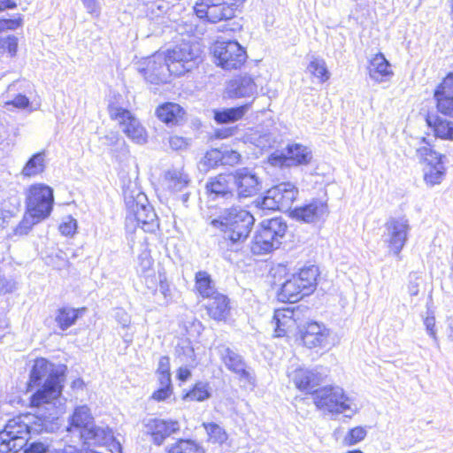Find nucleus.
Here are the masks:
<instances>
[{
    "instance_id": "obj_64",
    "label": "nucleus",
    "mask_w": 453,
    "mask_h": 453,
    "mask_svg": "<svg viewBox=\"0 0 453 453\" xmlns=\"http://www.w3.org/2000/svg\"><path fill=\"white\" fill-rule=\"evenodd\" d=\"M57 453H101L95 449H78L76 447L73 445H66L64 449H59Z\"/></svg>"
},
{
    "instance_id": "obj_37",
    "label": "nucleus",
    "mask_w": 453,
    "mask_h": 453,
    "mask_svg": "<svg viewBox=\"0 0 453 453\" xmlns=\"http://www.w3.org/2000/svg\"><path fill=\"white\" fill-rule=\"evenodd\" d=\"M196 288L203 298H210L218 294L215 283L211 275L205 271H199L196 273L195 277Z\"/></svg>"
},
{
    "instance_id": "obj_34",
    "label": "nucleus",
    "mask_w": 453,
    "mask_h": 453,
    "mask_svg": "<svg viewBox=\"0 0 453 453\" xmlns=\"http://www.w3.org/2000/svg\"><path fill=\"white\" fill-rule=\"evenodd\" d=\"M259 226L264 228L267 232V234H270L274 241L279 242V246L281 244V241L288 229L287 223L282 218L265 219Z\"/></svg>"
},
{
    "instance_id": "obj_51",
    "label": "nucleus",
    "mask_w": 453,
    "mask_h": 453,
    "mask_svg": "<svg viewBox=\"0 0 453 453\" xmlns=\"http://www.w3.org/2000/svg\"><path fill=\"white\" fill-rule=\"evenodd\" d=\"M366 435V431L361 426L351 429L346 435L344 441L347 445H354L363 441Z\"/></svg>"
},
{
    "instance_id": "obj_31",
    "label": "nucleus",
    "mask_w": 453,
    "mask_h": 453,
    "mask_svg": "<svg viewBox=\"0 0 453 453\" xmlns=\"http://www.w3.org/2000/svg\"><path fill=\"white\" fill-rule=\"evenodd\" d=\"M165 179L169 189L173 192L184 191L190 183L188 174L182 168H173L165 173Z\"/></svg>"
},
{
    "instance_id": "obj_3",
    "label": "nucleus",
    "mask_w": 453,
    "mask_h": 453,
    "mask_svg": "<svg viewBox=\"0 0 453 453\" xmlns=\"http://www.w3.org/2000/svg\"><path fill=\"white\" fill-rule=\"evenodd\" d=\"M46 378L43 386L35 393L44 390L43 396L46 400L42 405H48L50 403H56L55 406L60 415L63 411V403L61 399L62 377L53 370V365L45 358H37L30 372L29 388L37 386L41 380Z\"/></svg>"
},
{
    "instance_id": "obj_54",
    "label": "nucleus",
    "mask_w": 453,
    "mask_h": 453,
    "mask_svg": "<svg viewBox=\"0 0 453 453\" xmlns=\"http://www.w3.org/2000/svg\"><path fill=\"white\" fill-rule=\"evenodd\" d=\"M241 155L233 150H225L222 151L221 165H234L239 163Z\"/></svg>"
},
{
    "instance_id": "obj_17",
    "label": "nucleus",
    "mask_w": 453,
    "mask_h": 453,
    "mask_svg": "<svg viewBox=\"0 0 453 453\" xmlns=\"http://www.w3.org/2000/svg\"><path fill=\"white\" fill-rule=\"evenodd\" d=\"M145 433L150 434L151 441L161 446L165 440L180 430L179 421L150 418L144 420Z\"/></svg>"
},
{
    "instance_id": "obj_12",
    "label": "nucleus",
    "mask_w": 453,
    "mask_h": 453,
    "mask_svg": "<svg viewBox=\"0 0 453 453\" xmlns=\"http://www.w3.org/2000/svg\"><path fill=\"white\" fill-rule=\"evenodd\" d=\"M298 188L291 182H281L267 190L260 206L263 210L288 211L296 199Z\"/></svg>"
},
{
    "instance_id": "obj_39",
    "label": "nucleus",
    "mask_w": 453,
    "mask_h": 453,
    "mask_svg": "<svg viewBox=\"0 0 453 453\" xmlns=\"http://www.w3.org/2000/svg\"><path fill=\"white\" fill-rule=\"evenodd\" d=\"M82 309H73L69 307H64L58 311L55 321L62 330H66L72 326L80 316V313L84 311Z\"/></svg>"
},
{
    "instance_id": "obj_20",
    "label": "nucleus",
    "mask_w": 453,
    "mask_h": 453,
    "mask_svg": "<svg viewBox=\"0 0 453 453\" xmlns=\"http://www.w3.org/2000/svg\"><path fill=\"white\" fill-rule=\"evenodd\" d=\"M233 182L232 174H219L210 178L205 188L207 193L213 200H231L234 196L231 186Z\"/></svg>"
},
{
    "instance_id": "obj_45",
    "label": "nucleus",
    "mask_w": 453,
    "mask_h": 453,
    "mask_svg": "<svg viewBox=\"0 0 453 453\" xmlns=\"http://www.w3.org/2000/svg\"><path fill=\"white\" fill-rule=\"evenodd\" d=\"M209 435L210 441L213 443H223L227 440V434L225 429L216 423L203 424Z\"/></svg>"
},
{
    "instance_id": "obj_55",
    "label": "nucleus",
    "mask_w": 453,
    "mask_h": 453,
    "mask_svg": "<svg viewBox=\"0 0 453 453\" xmlns=\"http://www.w3.org/2000/svg\"><path fill=\"white\" fill-rule=\"evenodd\" d=\"M77 228V221L72 217H68L66 220L59 226V231L63 235L72 236L74 234Z\"/></svg>"
},
{
    "instance_id": "obj_11",
    "label": "nucleus",
    "mask_w": 453,
    "mask_h": 453,
    "mask_svg": "<svg viewBox=\"0 0 453 453\" xmlns=\"http://www.w3.org/2000/svg\"><path fill=\"white\" fill-rule=\"evenodd\" d=\"M53 202V190L44 184L32 185L27 192V211L38 219L50 216Z\"/></svg>"
},
{
    "instance_id": "obj_13",
    "label": "nucleus",
    "mask_w": 453,
    "mask_h": 453,
    "mask_svg": "<svg viewBox=\"0 0 453 453\" xmlns=\"http://www.w3.org/2000/svg\"><path fill=\"white\" fill-rule=\"evenodd\" d=\"M213 55L217 65L226 70L240 68L247 58L246 51L235 41L217 42L213 46Z\"/></svg>"
},
{
    "instance_id": "obj_32",
    "label": "nucleus",
    "mask_w": 453,
    "mask_h": 453,
    "mask_svg": "<svg viewBox=\"0 0 453 453\" xmlns=\"http://www.w3.org/2000/svg\"><path fill=\"white\" fill-rule=\"evenodd\" d=\"M303 288L299 285L294 276L286 280L278 293V299L283 303H296L305 296Z\"/></svg>"
},
{
    "instance_id": "obj_40",
    "label": "nucleus",
    "mask_w": 453,
    "mask_h": 453,
    "mask_svg": "<svg viewBox=\"0 0 453 453\" xmlns=\"http://www.w3.org/2000/svg\"><path fill=\"white\" fill-rule=\"evenodd\" d=\"M166 453H203V448L190 439H179L166 447Z\"/></svg>"
},
{
    "instance_id": "obj_49",
    "label": "nucleus",
    "mask_w": 453,
    "mask_h": 453,
    "mask_svg": "<svg viewBox=\"0 0 453 453\" xmlns=\"http://www.w3.org/2000/svg\"><path fill=\"white\" fill-rule=\"evenodd\" d=\"M18 38L14 35L0 37V53L8 52L11 57L17 53Z\"/></svg>"
},
{
    "instance_id": "obj_14",
    "label": "nucleus",
    "mask_w": 453,
    "mask_h": 453,
    "mask_svg": "<svg viewBox=\"0 0 453 453\" xmlns=\"http://www.w3.org/2000/svg\"><path fill=\"white\" fill-rule=\"evenodd\" d=\"M385 227L388 248L394 255L399 256L411 230L409 220L405 217L391 218L387 221Z\"/></svg>"
},
{
    "instance_id": "obj_21",
    "label": "nucleus",
    "mask_w": 453,
    "mask_h": 453,
    "mask_svg": "<svg viewBox=\"0 0 453 453\" xmlns=\"http://www.w3.org/2000/svg\"><path fill=\"white\" fill-rule=\"evenodd\" d=\"M94 423V418L88 406L82 405L75 408L73 414L69 419V426L66 431L72 435L79 439L88 427Z\"/></svg>"
},
{
    "instance_id": "obj_38",
    "label": "nucleus",
    "mask_w": 453,
    "mask_h": 453,
    "mask_svg": "<svg viewBox=\"0 0 453 453\" xmlns=\"http://www.w3.org/2000/svg\"><path fill=\"white\" fill-rule=\"evenodd\" d=\"M45 168V152L34 154L24 165L21 173L26 177H33L42 173Z\"/></svg>"
},
{
    "instance_id": "obj_62",
    "label": "nucleus",
    "mask_w": 453,
    "mask_h": 453,
    "mask_svg": "<svg viewBox=\"0 0 453 453\" xmlns=\"http://www.w3.org/2000/svg\"><path fill=\"white\" fill-rule=\"evenodd\" d=\"M172 391V388L160 386L159 388L153 393L152 398L157 401H164L171 395Z\"/></svg>"
},
{
    "instance_id": "obj_27",
    "label": "nucleus",
    "mask_w": 453,
    "mask_h": 453,
    "mask_svg": "<svg viewBox=\"0 0 453 453\" xmlns=\"http://www.w3.org/2000/svg\"><path fill=\"white\" fill-rule=\"evenodd\" d=\"M279 242L274 241L267 232L259 226L251 241L250 250L255 255H264L278 249Z\"/></svg>"
},
{
    "instance_id": "obj_58",
    "label": "nucleus",
    "mask_w": 453,
    "mask_h": 453,
    "mask_svg": "<svg viewBox=\"0 0 453 453\" xmlns=\"http://www.w3.org/2000/svg\"><path fill=\"white\" fill-rule=\"evenodd\" d=\"M16 289V282L12 279L0 276V295L12 293Z\"/></svg>"
},
{
    "instance_id": "obj_63",
    "label": "nucleus",
    "mask_w": 453,
    "mask_h": 453,
    "mask_svg": "<svg viewBox=\"0 0 453 453\" xmlns=\"http://www.w3.org/2000/svg\"><path fill=\"white\" fill-rule=\"evenodd\" d=\"M269 162L273 165H290L288 163V155L273 153L269 157Z\"/></svg>"
},
{
    "instance_id": "obj_15",
    "label": "nucleus",
    "mask_w": 453,
    "mask_h": 453,
    "mask_svg": "<svg viewBox=\"0 0 453 453\" xmlns=\"http://www.w3.org/2000/svg\"><path fill=\"white\" fill-rule=\"evenodd\" d=\"M146 66L141 69L146 81L153 84L166 83L173 73L165 52L157 51L146 59Z\"/></svg>"
},
{
    "instance_id": "obj_61",
    "label": "nucleus",
    "mask_w": 453,
    "mask_h": 453,
    "mask_svg": "<svg viewBox=\"0 0 453 453\" xmlns=\"http://www.w3.org/2000/svg\"><path fill=\"white\" fill-rule=\"evenodd\" d=\"M21 25V19H0V32L14 30Z\"/></svg>"
},
{
    "instance_id": "obj_24",
    "label": "nucleus",
    "mask_w": 453,
    "mask_h": 453,
    "mask_svg": "<svg viewBox=\"0 0 453 453\" xmlns=\"http://www.w3.org/2000/svg\"><path fill=\"white\" fill-rule=\"evenodd\" d=\"M78 440L82 441L83 445L88 447L104 446L112 441V431L108 426H96L93 423Z\"/></svg>"
},
{
    "instance_id": "obj_57",
    "label": "nucleus",
    "mask_w": 453,
    "mask_h": 453,
    "mask_svg": "<svg viewBox=\"0 0 453 453\" xmlns=\"http://www.w3.org/2000/svg\"><path fill=\"white\" fill-rule=\"evenodd\" d=\"M87 12L92 17L97 18L101 13V4L98 0H81Z\"/></svg>"
},
{
    "instance_id": "obj_8",
    "label": "nucleus",
    "mask_w": 453,
    "mask_h": 453,
    "mask_svg": "<svg viewBox=\"0 0 453 453\" xmlns=\"http://www.w3.org/2000/svg\"><path fill=\"white\" fill-rule=\"evenodd\" d=\"M193 9L199 19L218 23L234 18L237 4L235 0H196Z\"/></svg>"
},
{
    "instance_id": "obj_41",
    "label": "nucleus",
    "mask_w": 453,
    "mask_h": 453,
    "mask_svg": "<svg viewBox=\"0 0 453 453\" xmlns=\"http://www.w3.org/2000/svg\"><path fill=\"white\" fill-rule=\"evenodd\" d=\"M211 389L209 383L199 381L185 395L184 398L191 401L203 402L211 397Z\"/></svg>"
},
{
    "instance_id": "obj_22",
    "label": "nucleus",
    "mask_w": 453,
    "mask_h": 453,
    "mask_svg": "<svg viewBox=\"0 0 453 453\" xmlns=\"http://www.w3.org/2000/svg\"><path fill=\"white\" fill-rule=\"evenodd\" d=\"M329 337V330L317 322L308 323L302 334L303 344L309 348L326 347Z\"/></svg>"
},
{
    "instance_id": "obj_60",
    "label": "nucleus",
    "mask_w": 453,
    "mask_h": 453,
    "mask_svg": "<svg viewBox=\"0 0 453 453\" xmlns=\"http://www.w3.org/2000/svg\"><path fill=\"white\" fill-rule=\"evenodd\" d=\"M169 144L173 150H179L185 149L188 146V142L183 137L173 135L170 137Z\"/></svg>"
},
{
    "instance_id": "obj_29",
    "label": "nucleus",
    "mask_w": 453,
    "mask_h": 453,
    "mask_svg": "<svg viewBox=\"0 0 453 453\" xmlns=\"http://www.w3.org/2000/svg\"><path fill=\"white\" fill-rule=\"evenodd\" d=\"M157 118L167 125H178L184 117L182 107L174 103H166L157 108Z\"/></svg>"
},
{
    "instance_id": "obj_30",
    "label": "nucleus",
    "mask_w": 453,
    "mask_h": 453,
    "mask_svg": "<svg viewBox=\"0 0 453 453\" xmlns=\"http://www.w3.org/2000/svg\"><path fill=\"white\" fill-rule=\"evenodd\" d=\"M293 276L296 282L303 288V293L309 296L316 288L319 268L316 265H310L302 268L297 274H294Z\"/></svg>"
},
{
    "instance_id": "obj_23",
    "label": "nucleus",
    "mask_w": 453,
    "mask_h": 453,
    "mask_svg": "<svg viewBox=\"0 0 453 453\" xmlns=\"http://www.w3.org/2000/svg\"><path fill=\"white\" fill-rule=\"evenodd\" d=\"M369 77L377 83L388 81L394 73L390 63L382 53L376 54L367 66Z\"/></svg>"
},
{
    "instance_id": "obj_7",
    "label": "nucleus",
    "mask_w": 453,
    "mask_h": 453,
    "mask_svg": "<svg viewBox=\"0 0 453 453\" xmlns=\"http://www.w3.org/2000/svg\"><path fill=\"white\" fill-rule=\"evenodd\" d=\"M416 156L421 161L426 163L424 169V180L427 185L440 184L445 175V168L441 162V155L433 150L426 138L414 140Z\"/></svg>"
},
{
    "instance_id": "obj_56",
    "label": "nucleus",
    "mask_w": 453,
    "mask_h": 453,
    "mask_svg": "<svg viewBox=\"0 0 453 453\" xmlns=\"http://www.w3.org/2000/svg\"><path fill=\"white\" fill-rule=\"evenodd\" d=\"M30 102L29 99L21 94L17 95L13 99H10L4 102V106L9 109V106H13L18 109H25L28 107Z\"/></svg>"
},
{
    "instance_id": "obj_6",
    "label": "nucleus",
    "mask_w": 453,
    "mask_h": 453,
    "mask_svg": "<svg viewBox=\"0 0 453 453\" xmlns=\"http://www.w3.org/2000/svg\"><path fill=\"white\" fill-rule=\"evenodd\" d=\"M173 75L180 76L197 67L203 61L200 44L190 40L180 43L165 52Z\"/></svg>"
},
{
    "instance_id": "obj_47",
    "label": "nucleus",
    "mask_w": 453,
    "mask_h": 453,
    "mask_svg": "<svg viewBox=\"0 0 453 453\" xmlns=\"http://www.w3.org/2000/svg\"><path fill=\"white\" fill-rule=\"evenodd\" d=\"M141 282L148 289V293L156 294L157 286L164 277L161 273H157L156 271L152 273H145L139 276Z\"/></svg>"
},
{
    "instance_id": "obj_4",
    "label": "nucleus",
    "mask_w": 453,
    "mask_h": 453,
    "mask_svg": "<svg viewBox=\"0 0 453 453\" xmlns=\"http://www.w3.org/2000/svg\"><path fill=\"white\" fill-rule=\"evenodd\" d=\"M124 198L127 208V226L136 222L137 226L144 232L155 233L159 227V220L146 196L142 192L134 196L125 191Z\"/></svg>"
},
{
    "instance_id": "obj_33",
    "label": "nucleus",
    "mask_w": 453,
    "mask_h": 453,
    "mask_svg": "<svg viewBox=\"0 0 453 453\" xmlns=\"http://www.w3.org/2000/svg\"><path fill=\"white\" fill-rule=\"evenodd\" d=\"M287 155L290 165H308L312 158L311 150L308 147L298 143L288 145Z\"/></svg>"
},
{
    "instance_id": "obj_59",
    "label": "nucleus",
    "mask_w": 453,
    "mask_h": 453,
    "mask_svg": "<svg viewBox=\"0 0 453 453\" xmlns=\"http://www.w3.org/2000/svg\"><path fill=\"white\" fill-rule=\"evenodd\" d=\"M49 449V446L40 442L35 441L30 443L24 450L23 453H46Z\"/></svg>"
},
{
    "instance_id": "obj_44",
    "label": "nucleus",
    "mask_w": 453,
    "mask_h": 453,
    "mask_svg": "<svg viewBox=\"0 0 453 453\" xmlns=\"http://www.w3.org/2000/svg\"><path fill=\"white\" fill-rule=\"evenodd\" d=\"M142 249L138 256L137 273L139 276L142 274L152 273V272H155V269L153 267V259L150 256V251L148 250L147 245H142Z\"/></svg>"
},
{
    "instance_id": "obj_50",
    "label": "nucleus",
    "mask_w": 453,
    "mask_h": 453,
    "mask_svg": "<svg viewBox=\"0 0 453 453\" xmlns=\"http://www.w3.org/2000/svg\"><path fill=\"white\" fill-rule=\"evenodd\" d=\"M168 10V4L163 0H157L147 4V15L150 19L163 15Z\"/></svg>"
},
{
    "instance_id": "obj_1",
    "label": "nucleus",
    "mask_w": 453,
    "mask_h": 453,
    "mask_svg": "<svg viewBox=\"0 0 453 453\" xmlns=\"http://www.w3.org/2000/svg\"><path fill=\"white\" fill-rule=\"evenodd\" d=\"M44 390L31 396V406L35 408V414L15 417L6 423L0 431V453H18L27 443L31 433L53 432L58 428V411L56 403H45Z\"/></svg>"
},
{
    "instance_id": "obj_53",
    "label": "nucleus",
    "mask_w": 453,
    "mask_h": 453,
    "mask_svg": "<svg viewBox=\"0 0 453 453\" xmlns=\"http://www.w3.org/2000/svg\"><path fill=\"white\" fill-rule=\"evenodd\" d=\"M435 99L438 111L444 115L453 117V98L440 97Z\"/></svg>"
},
{
    "instance_id": "obj_36",
    "label": "nucleus",
    "mask_w": 453,
    "mask_h": 453,
    "mask_svg": "<svg viewBox=\"0 0 453 453\" xmlns=\"http://www.w3.org/2000/svg\"><path fill=\"white\" fill-rule=\"evenodd\" d=\"M250 104L214 111V119L219 124H228L241 119L249 111Z\"/></svg>"
},
{
    "instance_id": "obj_46",
    "label": "nucleus",
    "mask_w": 453,
    "mask_h": 453,
    "mask_svg": "<svg viewBox=\"0 0 453 453\" xmlns=\"http://www.w3.org/2000/svg\"><path fill=\"white\" fill-rule=\"evenodd\" d=\"M42 219H38L36 217H33L31 213L27 211L23 219L19 222V224L14 228L13 234L14 235H25L27 234L31 230L32 226Z\"/></svg>"
},
{
    "instance_id": "obj_18",
    "label": "nucleus",
    "mask_w": 453,
    "mask_h": 453,
    "mask_svg": "<svg viewBox=\"0 0 453 453\" xmlns=\"http://www.w3.org/2000/svg\"><path fill=\"white\" fill-rule=\"evenodd\" d=\"M287 375L298 389L303 391H311L322 381L321 374L316 370L302 367L288 368Z\"/></svg>"
},
{
    "instance_id": "obj_2",
    "label": "nucleus",
    "mask_w": 453,
    "mask_h": 453,
    "mask_svg": "<svg viewBox=\"0 0 453 453\" xmlns=\"http://www.w3.org/2000/svg\"><path fill=\"white\" fill-rule=\"evenodd\" d=\"M255 219L253 215L240 207L225 209L211 220L210 225L218 229L222 236V244L229 250H236L248 238Z\"/></svg>"
},
{
    "instance_id": "obj_19",
    "label": "nucleus",
    "mask_w": 453,
    "mask_h": 453,
    "mask_svg": "<svg viewBox=\"0 0 453 453\" xmlns=\"http://www.w3.org/2000/svg\"><path fill=\"white\" fill-rule=\"evenodd\" d=\"M327 214V204L321 200H312L310 203L297 207L292 211L293 218L304 223L317 222Z\"/></svg>"
},
{
    "instance_id": "obj_28",
    "label": "nucleus",
    "mask_w": 453,
    "mask_h": 453,
    "mask_svg": "<svg viewBox=\"0 0 453 453\" xmlns=\"http://www.w3.org/2000/svg\"><path fill=\"white\" fill-rule=\"evenodd\" d=\"M208 299L206 309L209 316L215 320H225L230 312L227 296L219 292Z\"/></svg>"
},
{
    "instance_id": "obj_42",
    "label": "nucleus",
    "mask_w": 453,
    "mask_h": 453,
    "mask_svg": "<svg viewBox=\"0 0 453 453\" xmlns=\"http://www.w3.org/2000/svg\"><path fill=\"white\" fill-rule=\"evenodd\" d=\"M307 69L313 76L319 79L320 82L326 81L330 77L326 62L322 58L312 57Z\"/></svg>"
},
{
    "instance_id": "obj_25",
    "label": "nucleus",
    "mask_w": 453,
    "mask_h": 453,
    "mask_svg": "<svg viewBox=\"0 0 453 453\" xmlns=\"http://www.w3.org/2000/svg\"><path fill=\"white\" fill-rule=\"evenodd\" d=\"M257 91L254 80L248 75L238 76L231 80L226 87V94L231 98L253 96Z\"/></svg>"
},
{
    "instance_id": "obj_10",
    "label": "nucleus",
    "mask_w": 453,
    "mask_h": 453,
    "mask_svg": "<svg viewBox=\"0 0 453 453\" xmlns=\"http://www.w3.org/2000/svg\"><path fill=\"white\" fill-rule=\"evenodd\" d=\"M110 118L119 123L122 132L134 142L143 144L147 142V132L140 120L128 110L113 104L109 105Z\"/></svg>"
},
{
    "instance_id": "obj_16",
    "label": "nucleus",
    "mask_w": 453,
    "mask_h": 453,
    "mask_svg": "<svg viewBox=\"0 0 453 453\" xmlns=\"http://www.w3.org/2000/svg\"><path fill=\"white\" fill-rule=\"evenodd\" d=\"M232 175L239 197L254 196L262 189V180L254 169L239 168Z\"/></svg>"
},
{
    "instance_id": "obj_35",
    "label": "nucleus",
    "mask_w": 453,
    "mask_h": 453,
    "mask_svg": "<svg viewBox=\"0 0 453 453\" xmlns=\"http://www.w3.org/2000/svg\"><path fill=\"white\" fill-rule=\"evenodd\" d=\"M427 125L434 129L437 137L453 140V122L442 119L436 115L426 117Z\"/></svg>"
},
{
    "instance_id": "obj_9",
    "label": "nucleus",
    "mask_w": 453,
    "mask_h": 453,
    "mask_svg": "<svg viewBox=\"0 0 453 453\" xmlns=\"http://www.w3.org/2000/svg\"><path fill=\"white\" fill-rule=\"evenodd\" d=\"M217 353L226 368L234 373L241 383L251 388L256 386V376L243 357L226 344L216 347Z\"/></svg>"
},
{
    "instance_id": "obj_5",
    "label": "nucleus",
    "mask_w": 453,
    "mask_h": 453,
    "mask_svg": "<svg viewBox=\"0 0 453 453\" xmlns=\"http://www.w3.org/2000/svg\"><path fill=\"white\" fill-rule=\"evenodd\" d=\"M312 395L317 408L325 412L344 414L350 418L357 411V405L340 387L320 388L314 390Z\"/></svg>"
},
{
    "instance_id": "obj_48",
    "label": "nucleus",
    "mask_w": 453,
    "mask_h": 453,
    "mask_svg": "<svg viewBox=\"0 0 453 453\" xmlns=\"http://www.w3.org/2000/svg\"><path fill=\"white\" fill-rule=\"evenodd\" d=\"M434 97L453 98V73H449L434 92Z\"/></svg>"
},
{
    "instance_id": "obj_26",
    "label": "nucleus",
    "mask_w": 453,
    "mask_h": 453,
    "mask_svg": "<svg viewBox=\"0 0 453 453\" xmlns=\"http://www.w3.org/2000/svg\"><path fill=\"white\" fill-rule=\"evenodd\" d=\"M273 323L275 324V336L282 337L296 328V319L293 309H277L274 311Z\"/></svg>"
},
{
    "instance_id": "obj_43",
    "label": "nucleus",
    "mask_w": 453,
    "mask_h": 453,
    "mask_svg": "<svg viewBox=\"0 0 453 453\" xmlns=\"http://www.w3.org/2000/svg\"><path fill=\"white\" fill-rule=\"evenodd\" d=\"M222 150L214 149L207 151L204 157L199 162V169L203 172H208L210 169L221 165Z\"/></svg>"
},
{
    "instance_id": "obj_52",
    "label": "nucleus",
    "mask_w": 453,
    "mask_h": 453,
    "mask_svg": "<svg viewBox=\"0 0 453 453\" xmlns=\"http://www.w3.org/2000/svg\"><path fill=\"white\" fill-rule=\"evenodd\" d=\"M158 286H159V293L162 296V297H160L157 302L161 305L167 304L170 302V300L172 299V293L170 290L169 284L166 281V279L165 276L160 280Z\"/></svg>"
}]
</instances>
